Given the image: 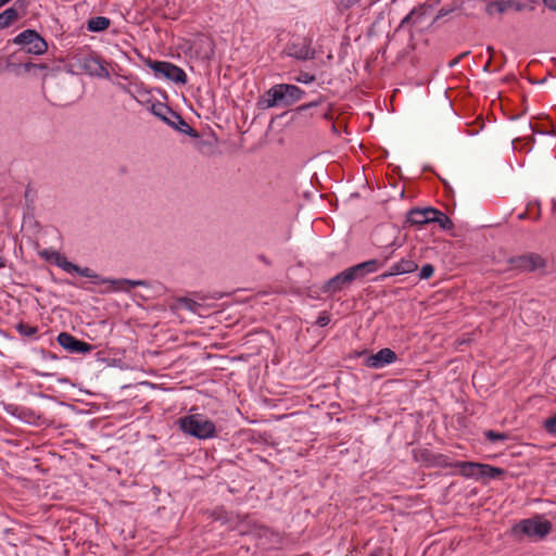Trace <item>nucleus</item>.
<instances>
[{
	"mask_svg": "<svg viewBox=\"0 0 556 556\" xmlns=\"http://www.w3.org/2000/svg\"><path fill=\"white\" fill-rule=\"evenodd\" d=\"M81 67L91 76L106 77L108 70L104 67L102 60L98 55H86L81 60Z\"/></svg>",
	"mask_w": 556,
	"mask_h": 556,
	"instance_id": "14",
	"label": "nucleus"
},
{
	"mask_svg": "<svg viewBox=\"0 0 556 556\" xmlns=\"http://www.w3.org/2000/svg\"><path fill=\"white\" fill-rule=\"evenodd\" d=\"M182 432L197 439L205 440L216 435L215 424L201 414H193L179 418Z\"/></svg>",
	"mask_w": 556,
	"mask_h": 556,
	"instance_id": "2",
	"label": "nucleus"
},
{
	"mask_svg": "<svg viewBox=\"0 0 556 556\" xmlns=\"http://www.w3.org/2000/svg\"><path fill=\"white\" fill-rule=\"evenodd\" d=\"M526 217H527V212H523V213L518 215L519 219H525Z\"/></svg>",
	"mask_w": 556,
	"mask_h": 556,
	"instance_id": "45",
	"label": "nucleus"
},
{
	"mask_svg": "<svg viewBox=\"0 0 556 556\" xmlns=\"http://www.w3.org/2000/svg\"><path fill=\"white\" fill-rule=\"evenodd\" d=\"M434 273V267L433 265L431 264H426L421 267L420 271H419V278L420 279H429L432 277Z\"/></svg>",
	"mask_w": 556,
	"mask_h": 556,
	"instance_id": "28",
	"label": "nucleus"
},
{
	"mask_svg": "<svg viewBox=\"0 0 556 556\" xmlns=\"http://www.w3.org/2000/svg\"><path fill=\"white\" fill-rule=\"evenodd\" d=\"M10 0H0V8L7 4Z\"/></svg>",
	"mask_w": 556,
	"mask_h": 556,
	"instance_id": "47",
	"label": "nucleus"
},
{
	"mask_svg": "<svg viewBox=\"0 0 556 556\" xmlns=\"http://www.w3.org/2000/svg\"><path fill=\"white\" fill-rule=\"evenodd\" d=\"M0 266H3L2 257L0 256Z\"/></svg>",
	"mask_w": 556,
	"mask_h": 556,
	"instance_id": "48",
	"label": "nucleus"
},
{
	"mask_svg": "<svg viewBox=\"0 0 556 556\" xmlns=\"http://www.w3.org/2000/svg\"><path fill=\"white\" fill-rule=\"evenodd\" d=\"M431 223H437L443 230H452L454 228L453 220L442 211L434 208L432 211Z\"/></svg>",
	"mask_w": 556,
	"mask_h": 556,
	"instance_id": "18",
	"label": "nucleus"
},
{
	"mask_svg": "<svg viewBox=\"0 0 556 556\" xmlns=\"http://www.w3.org/2000/svg\"><path fill=\"white\" fill-rule=\"evenodd\" d=\"M296 79L300 83L308 84V83H313L315 80V76L313 74L307 73V72H302Z\"/></svg>",
	"mask_w": 556,
	"mask_h": 556,
	"instance_id": "34",
	"label": "nucleus"
},
{
	"mask_svg": "<svg viewBox=\"0 0 556 556\" xmlns=\"http://www.w3.org/2000/svg\"><path fill=\"white\" fill-rule=\"evenodd\" d=\"M13 43L22 46V50L28 54L41 55L47 52L48 43L35 29H25L20 33Z\"/></svg>",
	"mask_w": 556,
	"mask_h": 556,
	"instance_id": "6",
	"label": "nucleus"
},
{
	"mask_svg": "<svg viewBox=\"0 0 556 556\" xmlns=\"http://www.w3.org/2000/svg\"><path fill=\"white\" fill-rule=\"evenodd\" d=\"M480 478L497 479L505 475V470L489 464H482Z\"/></svg>",
	"mask_w": 556,
	"mask_h": 556,
	"instance_id": "22",
	"label": "nucleus"
},
{
	"mask_svg": "<svg viewBox=\"0 0 556 556\" xmlns=\"http://www.w3.org/2000/svg\"><path fill=\"white\" fill-rule=\"evenodd\" d=\"M509 269L520 273H532L546 267V261L538 253H525L507 261Z\"/></svg>",
	"mask_w": 556,
	"mask_h": 556,
	"instance_id": "7",
	"label": "nucleus"
},
{
	"mask_svg": "<svg viewBox=\"0 0 556 556\" xmlns=\"http://www.w3.org/2000/svg\"><path fill=\"white\" fill-rule=\"evenodd\" d=\"M152 113L165 122L167 125L172 126L176 130L189 135L193 138H199V134L195 129H193L182 117L180 114L175 112L167 104L157 102L152 104L151 106Z\"/></svg>",
	"mask_w": 556,
	"mask_h": 556,
	"instance_id": "4",
	"label": "nucleus"
},
{
	"mask_svg": "<svg viewBox=\"0 0 556 556\" xmlns=\"http://www.w3.org/2000/svg\"><path fill=\"white\" fill-rule=\"evenodd\" d=\"M455 10H456V7H454V5L441 8L434 18V22L441 17L448 15L450 13L454 12Z\"/></svg>",
	"mask_w": 556,
	"mask_h": 556,
	"instance_id": "32",
	"label": "nucleus"
},
{
	"mask_svg": "<svg viewBox=\"0 0 556 556\" xmlns=\"http://www.w3.org/2000/svg\"><path fill=\"white\" fill-rule=\"evenodd\" d=\"M490 65H491V56L489 58L488 62L483 66L484 72H490Z\"/></svg>",
	"mask_w": 556,
	"mask_h": 556,
	"instance_id": "42",
	"label": "nucleus"
},
{
	"mask_svg": "<svg viewBox=\"0 0 556 556\" xmlns=\"http://www.w3.org/2000/svg\"><path fill=\"white\" fill-rule=\"evenodd\" d=\"M482 463L475 462H455L454 468H458L465 478L480 479Z\"/></svg>",
	"mask_w": 556,
	"mask_h": 556,
	"instance_id": "16",
	"label": "nucleus"
},
{
	"mask_svg": "<svg viewBox=\"0 0 556 556\" xmlns=\"http://www.w3.org/2000/svg\"><path fill=\"white\" fill-rule=\"evenodd\" d=\"M400 265V269L403 274H410L417 270L418 265L413 260H406L402 258L400 262H397Z\"/></svg>",
	"mask_w": 556,
	"mask_h": 556,
	"instance_id": "25",
	"label": "nucleus"
},
{
	"mask_svg": "<svg viewBox=\"0 0 556 556\" xmlns=\"http://www.w3.org/2000/svg\"><path fill=\"white\" fill-rule=\"evenodd\" d=\"M527 128H528L531 132H533V126H532V124H531V123H528V124H527Z\"/></svg>",
	"mask_w": 556,
	"mask_h": 556,
	"instance_id": "46",
	"label": "nucleus"
},
{
	"mask_svg": "<svg viewBox=\"0 0 556 556\" xmlns=\"http://www.w3.org/2000/svg\"><path fill=\"white\" fill-rule=\"evenodd\" d=\"M420 459L425 462L428 466H432L431 456H425L424 451L420 453Z\"/></svg>",
	"mask_w": 556,
	"mask_h": 556,
	"instance_id": "41",
	"label": "nucleus"
},
{
	"mask_svg": "<svg viewBox=\"0 0 556 556\" xmlns=\"http://www.w3.org/2000/svg\"><path fill=\"white\" fill-rule=\"evenodd\" d=\"M16 330L21 336L30 338L38 332V327L21 321L16 325Z\"/></svg>",
	"mask_w": 556,
	"mask_h": 556,
	"instance_id": "24",
	"label": "nucleus"
},
{
	"mask_svg": "<svg viewBox=\"0 0 556 556\" xmlns=\"http://www.w3.org/2000/svg\"><path fill=\"white\" fill-rule=\"evenodd\" d=\"M486 51L490 53V56L492 58V54L494 53V48H493V47H491V46H489V47L486 48Z\"/></svg>",
	"mask_w": 556,
	"mask_h": 556,
	"instance_id": "44",
	"label": "nucleus"
},
{
	"mask_svg": "<svg viewBox=\"0 0 556 556\" xmlns=\"http://www.w3.org/2000/svg\"><path fill=\"white\" fill-rule=\"evenodd\" d=\"M395 361H397L396 353L389 348H383L375 354L367 355L365 359V365L367 367L377 369L382 368L389 364H392Z\"/></svg>",
	"mask_w": 556,
	"mask_h": 556,
	"instance_id": "12",
	"label": "nucleus"
},
{
	"mask_svg": "<svg viewBox=\"0 0 556 556\" xmlns=\"http://www.w3.org/2000/svg\"><path fill=\"white\" fill-rule=\"evenodd\" d=\"M319 103H320V101H319V100H317V101H312V102H309V103L302 104V105L298 106V109H296V110H298V112H304V111H306V110H308V109H311V108H314V106L319 105Z\"/></svg>",
	"mask_w": 556,
	"mask_h": 556,
	"instance_id": "36",
	"label": "nucleus"
},
{
	"mask_svg": "<svg viewBox=\"0 0 556 556\" xmlns=\"http://www.w3.org/2000/svg\"><path fill=\"white\" fill-rule=\"evenodd\" d=\"M484 437L490 441V442H495V441H505L508 439V433H505V432H496L494 430H486L484 432Z\"/></svg>",
	"mask_w": 556,
	"mask_h": 556,
	"instance_id": "26",
	"label": "nucleus"
},
{
	"mask_svg": "<svg viewBox=\"0 0 556 556\" xmlns=\"http://www.w3.org/2000/svg\"><path fill=\"white\" fill-rule=\"evenodd\" d=\"M544 4L548 9L556 11V0H544Z\"/></svg>",
	"mask_w": 556,
	"mask_h": 556,
	"instance_id": "39",
	"label": "nucleus"
},
{
	"mask_svg": "<svg viewBox=\"0 0 556 556\" xmlns=\"http://www.w3.org/2000/svg\"><path fill=\"white\" fill-rule=\"evenodd\" d=\"M509 10V2L507 0H495L488 3L485 8V12L489 15H493L494 13L503 14Z\"/></svg>",
	"mask_w": 556,
	"mask_h": 556,
	"instance_id": "21",
	"label": "nucleus"
},
{
	"mask_svg": "<svg viewBox=\"0 0 556 556\" xmlns=\"http://www.w3.org/2000/svg\"><path fill=\"white\" fill-rule=\"evenodd\" d=\"M422 7L413 9L409 14H407L401 22V27H404L406 24H417L419 20L424 16V12H421Z\"/></svg>",
	"mask_w": 556,
	"mask_h": 556,
	"instance_id": "23",
	"label": "nucleus"
},
{
	"mask_svg": "<svg viewBox=\"0 0 556 556\" xmlns=\"http://www.w3.org/2000/svg\"><path fill=\"white\" fill-rule=\"evenodd\" d=\"M35 67H38V68H47L46 64H35V63H31V62H28L24 65V68L26 71H30L31 68H35Z\"/></svg>",
	"mask_w": 556,
	"mask_h": 556,
	"instance_id": "38",
	"label": "nucleus"
},
{
	"mask_svg": "<svg viewBox=\"0 0 556 556\" xmlns=\"http://www.w3.org/2000/svg\"><path fill=\"white\" fill-rule=\"evenodd\" d=\"M58 343L70 353L86 354L93 350V346L80 341L68 332H61L56 338Z\"/></svg>",
	"mask_w": 556,
	"mask_h": 556,
	"instance_id": "10",
	"label": "nucleus"
},
{
	"mask_svg": "<svg viewBox=\"0 0 556 556\" xmlns=\"http://www.w3.org/2000/svg\"><path fill=\"white\" fill-rule=\"evenodd\" d=\"M433 207L428 206L424 208L415 207L407 212L406 219L404 222L403 228L407 226H424L426 224H431Z\"/></svg>",
	"mask_w": 556,
	"mask_h": 556,
	"instance_id": "13",
	"label": "nucleus"
},
{
	"mask_svg": "<svg viewBox=\"0 0 556 556\" xmlns=\"http://www.w3.org/2000/svg\"><path fill=\"white\" fill-rule=\"evenodd\" d=\"M258 258H260L262 262H264L265 264H267V265H269V264H270V262L267 260V257H266L265 255H263V254L258 255Z\"/></svg>",
	"mask_w": 556,
	"mask_h": 556,
	"instance_id": "43",
	"label": "nucleus"
},
{
	"mask_svg": "<svg viewBox=\"0 0 556 556\" xmlns=\"http://www.w3.org/2000/svg\"><path fill=\"white\" fill-rule=\"evenodd\" d=\"M40 255L42 257H45L46 260L48 261H52L55 265H56V256L59 255L60 257H65L63 254H61L60 252L58 251H49V250H43Z\"/></svg>",
	"mask_w": 556,
	"mask_h": 556,
	"instance_id": "29",
	"label": "nucleus"
},
{
	"mask_svg": "<svg viewBox=\"0 0 556 556\" xmlns=\"http://www.w3.org/2000/svg\"><path fill=\"white\" fill-rule=\"evenodd\" d=\"M469 53H470V51H465V52H463V53H462V54H459L457 58L453 59V60L448 63V66H450V67H454L456 64H458V63H459V61H460L463 58H465V56L469 55Z\"/></svg>",
	"mask_w": 556,
	"mask_h": 556,
	"instance_id": "37",
	"label": "nucleus"
},
{
	"mask_svg": "<svg viewBox=\"0 0 556 556\" xmlns=\"http://www.w3.org/2000/svg\"><path fill=\"white\" fill-rule=\"evenodd\" d=\"M304 91L295 85L280 84L268 90V106L285 105L289 106L299 101Z\"/></svg>",
	"mask_w": 556,
	"mask_h": 556,
	"instance_id": "5",
	"label": "nucleus"
},
{
	"mask_svg": "<svg viewBox=\"0 0 556 556\" xmlns=\"http://www.w3.org/2000/svg\"><path fill=\"white\" fill-rule=\"evenodd\" d=\"M111 25V20L105 16L91 17L87 22V29L92 33L106 30Z\"/></svg>",
	"mask_w": 556,
	"mask_h": 556,
	"instance_id": "17",
	"label": "nucleus"
},
{
	"mask_svg": "<svg viewBox=\"0 0 556 556\" xmlns=\"http://www.w3.org/2000/svg\"><path fill=\"white\" fill-rule=\"evenodd\" d=\"M180 302L182 303V305L192 311V312H195V308L198 306H200L195 301L191 300V299H188V298H184V299H180Z\"/></svg>",
	"mask_w": 556,
	"mask_h": 556,
	"instance_id": "33",
	"label": "nucleus"
},
{
	"mask_svg": "<svg viewBox=\"0 0 556 556\" xmlns=\"http://www.w3.org/2000/svg\"><path fill=\"white\" fill-rule=\"evenodd\" d=\"M507 1L509 2V9H514L517 12L522 11L526 8V4L518 0H507Z\"/></svg>",
	"mask_w": 556,
	"mask_h": 556,
	"instance_id": "35",
	"label": "nucleus"
},
{
	"mask_svg": "<svg viewBox=\"0 0 556 556\" xmlns=\"http://www.w3.org/2000/svg\"><path fill=\"white\" fill-rule=\"evenodd\" d=\"M543 427H544V429L546 430L547 433L556 437V414L553 417L547 418L544 421Z\"/></svg>",
	"mask_w": 556,
	"mask_h": 556,
	"instance_id": "27",
	"label": "nucleus"
},
{
	"mask_svg": "<svg viewBox=\"0 0 556 556\" xmlns=\"http://www.w3.org/2000/svg\"><path fill=\"white\" fill-rule=\"evenodd\" d=\"M20 17L18 11L12 7L0 13V29L11 26Z\"/></svg>",
	"mask_w": 556,
	"mask_h": 556,
	"instance_id": "19",
	"label": "nucleus"
},
{
	"mask_svg": "<svg viewBox=\"0 0 556 556\" xmlns=\"http://www.w3.org/2000/svg\"><path fill=\"white\" fill-rule=\"evenodd\" d=\"M552 522L542 519L540 516L520 520L510 529V535L516 540L529 538L532 540H542L552 531Z\"/></svg>",
	"mask_w": 556,
	"mask_h": 556,
	"instance_id": "1",
	"label": "nucleus"
},
{
	"mask_svg": "<svg viewBox=\"0 0 556 556\" xmlns=\"http://www.w3.org/2000/svg\"><path fill=\"white\" fill-rule=\"evenodd\" d=\"M354 280L348 269L339 273L334 277L328 279L321 287L320 291L325 294H334L350 286Z\"/></svg>",
	"mask_w": 556,
	"mask_h": 556,
	"instance_id": "11",
	"label": "nucleus"
},
{
	"mask_svg": "<svg viewBox=\"0 0 556 556\" xmlns=\"http://www.w3.org/2000/svg\"><path fill=\"white\" fill-rule=\"evenodd\" d=\"M397 275H403V273L401 271L400 269V265L399 263L394 264L389 271L382 274L380 276L381 279H384V278H388V277H391V276H397Z\"/></svg>",
	"mask_w": 556,
	"mask_h": 556,
	"instance_id": "30",
	"label": "nucleus"
},
{
	"mask_svg": "<svg viewBox=\"0 0 556 556\" xmlns=\"http://www.w3.org/2000/svg\"><path fill=\"white\" fill-rule=\"evenodd\" d=\"M320 116L325 119H331L332 116H331V109L330 108H327L326 110H324L321 113H320Z\"/></svg>",
	"mask_w": 556,
	"mask_h": 556,
	"instance_id": "40",
	"label": "nucleus"
},
{
	"mask_svg": "<svg viewBox=\"0 0 556 556\" xmlns=\"http://www.w3.org/2000/svg\"><path fill=\"white\" fill-rule=\"evenodd\" d=\"M146 64L155 75H162L164 78L176 84L185 85L188 80L185 71L170 62L148 59Z\"/></svg>",
	"mask_w": 556,
	"mask_h": 556,
	"instance_id": "8",
	"label": "nucleus"
},
{
	"mask_svg": "<svg viewBox=\"0 0 556 556\" xmlns=\"http://www.w3.org/2000/svg\"><path fill=\"white\" fill-rule=\"evenodd\" d=\"M286 53L300 61L313 60L316 51L312 48V39L308 37H298L288 43Z\"/></svg>",
	"mask_w": 556,
	"mask_h": 556,
	"instance_id": "9",
	"label": "nucleus"
},
{
	"mask_svg": "<svg viewBox=\"0 0 556 556\" xmlns=\"http://www.w3.org/2000/svg\"><path fill=\"white\" fill-rule=\"evenodd\" d=\"M352 279H362L368 274L375 273L378 269V261L369 260L357 265L346 268Z\"/></svg>",
	"mask_w": 556,
	"mask_h": 556,
	"instance_id": "15",
	"label": "nucleus"
},
{
	"mask_svg": "<svg viewBox=\"0 0 556 556\" xmlns=\"http://www.w3.org/2000/svg\"><path fill=\"white\" fill-rule=\"evenodd\" d=\"M56 266H59L66 273L74 271L83 277L90 278L92 280V282L97 283V285L112 283V285H116V286L128 285L129 287L142 285L141 281H132V280H128V279L111 280L108 278H103L100 275H98L97 273H94L91 268L79 267L78 265L70 262L66 257H60L59 255L56 256Z\"/></svg>",
	"mask_w": 556,
	"mask_h": 556,
	"instance_id": "3",
	"label": "nucleus"
},
{
	"mask_svg": "<svg viewBox=\"0 0 556 556\" xmlns=\"http://www.w3.org/2000/svg\"><path fill=\"white\" fill-rule=\"evenodd\" d=\"M330 323V315L327 312H323L316 320L318 327H326Z\"/></svg>",
	"mask_w": 556,
	"mask_h": 556,
	"instance_id": "31",
	"label": "nucleus"
},
{
	"mask_svg": "<svg viewBox=\"0 0 556 556\" xmlns=\"http://www.w3.org/2000/svg\"><path fill=\"white\" fill-rule=\"evenodd\" d=\"M425 456H431L432 466H438L441 468H451L454 467V463L450 460V457L443 454H433L428 450L424 451Z\"/></svg>",
	"mask_w": 556,
	"mask_h": 556,
	"instance_id": "20",
	"label": "nucleus"
}]
</instances>
